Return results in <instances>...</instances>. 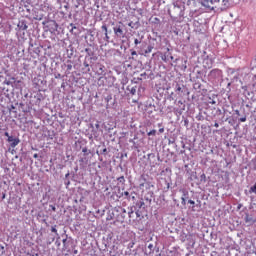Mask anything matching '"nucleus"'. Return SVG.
Returning a JSON list of instances; mask_svg holds the SVG:
<instances>
[{"mask_svg":"<svg viewBox=\"0 0 256 256\" xmlns=\"http://www.w3.org/2000/svg\"><path fill=\"white\" fill-rule=\"evenodd\" d=\"M223 75V71L219 70V69H213L210 74L209 77L211 79H219V77H221Z\"/></svg>","mask_w":256,"mask_h":256,"instance_id":"obj_1","label":"nucleus"},{"mask_svg":"<svg viewBox=\"0 0 256 256\" xmlns=\"http://www.w3.org/2000/svg\"><path fill=\"white\" fill-rule=\"evenodd\" d=\"M203 7H206V9H210V11H213L215 9L213 7V0H202Z\"/></svg>","mask_w":256,"mask_h":256,"instance_id":"obj_2","label":"nucleus"},{"mask_svg":"<svg viewBox=\"0 0 256 256\" xmlns=\"http://www.w3.org/2000/svg\"><path fill=\"white\" fill-rule=\"evenodd\" d=\"M8 143H11V147H17L20 143L19 138L8 137Z\"/></svg>","mask_w":256,"mask_h":256,"instance_id":"obj_3","label":"nucleus"},{"mask_svg":"<svg viewBox=\"0 0 256 256\" xmlns=\"http://www.w3.org/2000/svg\"><path fill=\"white\" fill-rule=\"evenodd\" d=\"M113 31L117 37H121V35H123V28H121V26L114 27Z\"/></svg>","mask_w":256,"mask_h":256,"instance_id":"obj_4","label":"nucleus"},{"mask_svg":"<svg viewBox=\"0 0 256 256\" xmlns=\"http://www.w3.org/2000/svg\"><path fill=\"white\" fill-rule=\"evenodd\" d=\"M153 51V46H148L147 49L145 50V55H149Z\"/></svg>","mask_w":256,"mask_h":256,"instance_id":"obj_5","label":"nucleus"},{"mask_svg":"<svg viewBox=\"0 0 256 256\" xmlns=\"http://www.w3.org/2000/svg\"><path fill=\"white\" fill-rule=\"evenodd\" d=\"M117 181H119V183H122V185H123L125 183V176L118 177Z\"/></svg>","mask_w":256,"mask_h":256,"instance_id":"obj_6","label":"nucleus"},{"mask_svg":"<svg viewBox=\"0 0 256 256\" xmlns=\"http://www.w3.org/2000/svg\"><path fill=\"white\" fill-rule=\"evenodd\" d=\"M151 135H157V130H151L150 132H148V137H151Z\"/></svg>","mask_w":256,"mask_h":256,"instance_id":"obj_7","label":"nucleus"},{"mask_svg":"<svg viewBox=\"0 0 256 256\" xmlns=\"http://www.w3.org/2000/svg\"><path fill=\"white\" fill-rule=\"evenodd\" d=\"M250 193H255V195H256V182H255V184L250 188Z\"/></svg>","mask_w":256,"mask_h":256,"instance_id":"obj_8","label":"nucleus"},{"mask_svg":"<svg viewBox=\"0 0 256 256\" xmlns=\"http://www.w3.org/2000/svg\"><path fill=\"white\" fill-rule=\"evenodd\" d=\"M188 203H189L190 205H193V206H192V211H195V201L189 200Z\"/></svg>","mask_w":256,"mask_h":256,"instance_id":"obj_9","label":"nucleus"},{"mask_svg":"<svg viewBox=\"0 0 256 256\" xmlns=\"http://www.w3.org/2000/svg\"><path fill=\"white\" fill-rule=\"evenodd\" d=\"M57 226H52V228H51V232L52 233H55V235H58V233H57V228H56Z\"/></svg>","mask_w":256,"mask_h":256,"instance_id":"obj_10","label":"nucleus"},{"mask_svg":"<svg viewBox=\"0 0 256 256\" xmlns=\"http://www.w3.org/2000/svg\"><path fill=\"white\" fill-rule=\"evenodd\" d=\"M102 31H105V37H107V25H102Z\"/></svg>","mask_w":256,"mask_h":256,"instance_id":"obj_11","label":"nucleus"},{"mask_svg":"<svg viewBox=\"0 0 256 256\" xmlns=\"http://www.w3.org/2000/svg\"><path fill=\"white\" fill-rule=\"evenodd\" d=\"M92 135L95 139H97V137H99V134L97 133V131L93 130L92 131Z\"/></svg>","mask_w":256,"mask_h":256,"instance_id":"obj_12","label":"nucleus"},{"mask_svg":"<svg viewBox=\"0 0 256 256\" xmlns=\"http://www.w3.org/2000/svg\"><path fill=\"white\" fill-rule=\"evenodd\" d=\"M245 121H247V117L246 116H244V117L239 119L240 123H245Z\"/></svg>","mask_w":256,"mask_h":256,"instance_id":"obj_13","label":"nucleus"},{"mask_svg":"<svg viewBox=\"0 0 256 256\" xmlns=\"http://www.w3.org/2000/svg\"><path fill=\"white\" fill-rule=\"evenodd\" d=\"M181 204L182 205H187V200H185V197L181 198Z\"/></svg>","mask_w":256,"mask_h":256,"instance_id":"obj_14","label":"nucleus"},{"mask_svg":"<svg viewBox=\"0 0 256 256\" xmlns=\"http://www.w3.org/2000/svg\"><path fill=\"white\" fill-rule=\"evenodd\" d=\"M130 93H131L132 95H135V94L137 93V89L131 88Z\"/></svg>","mask_w":256,"mask_h":256,"instance_id":"obj_15","label":"nucleus"},{"mask_svg":"<svg viewBox=\"0 0 256 256\" xmlns=\"http://www.w3.org/2000/svg\"><path fill=\"white\" fill-rule=\"evenodd\" d=\"M85 53H87V54L89 55V57H91V49L86 48V49H85Z\"/></svg>","mask_w":256,"mask_h":256,"instance_id":"obj_16","label":"nucleus"},{"mask_svg":"<svg viewBox=\"0 0 256 256\" xmlns=\"http://www.w3.org/2000/svg\"><path fill=\"white\" fill-rule=\"evenodd\" d=\"M91 151H89L86 147L82 149V153H90Z\"/></svg>","mask_w":256,"mask_h":256,"instance_id":"obj_17","label":"nucleus"},{"mask_svg":"<svg viewBox=\"0 0 256 256\" xmlns=\"http://www.w3.org/2000/svg\"><path fill=\"white\" fill-rule=\"evenodd\" d=\"M49 207H50V209H51L52 211H54V212L57 211V208H56L54 205H50Z\"/></svg>","mask_w":256,"mask_h":256,"instance_id":"obj_18","label":"nucleus"},{"mask_svg":"<svg viewBox=\"0 0 256 256\" xmlns=\"http://www.w3.org/2000/svg\"><path fill=\"white\" fill-rule=\"evenodd\" d=\"M207 61H210V65L205 66V67H208V69H211V67H212V65H213V61H211V60H207Z\"/></svg>","mask_w":256,"mask_h":256,"instance_id":"obj_19","label":"nucleus"},{"mask_svg":"<svg viewBox=\"0 0 256 256\" xmlns=\"http://www.w3.org/2000/svg\"><path fill=\"white\" fill-rule=\"evenodd\" d=\"M134 43H135V45H139V43H141V42L139 41V39H135Z\"/></svg>","mask_w":256,"mask_h":256,"instance_id":"obj_20","label":"nucleus"},{"mask_svg":"<svg viewBox=\"0 0 256 256\" xmlns=\"http://www.w3.org/2000/svg\"><path fill=\"white\" fill-rule=\"evenodd\" d=\"M131 55H132V57L135 56V55H137V51L133 50V51L131 52Z\"/></svg>","mask_w":256,"mask_h":256,"instance_id":"obj_21","label":"nucleus"},{"mask_svg":"<svg viewBox=\"0 0 256 256\" xmlns=\"http://www.w3.org/2000/svg\"><path fill=\"white\" fill-rule=\"evenodd\" d=\"M165 132V129L164 128H160L159 129V133H164Z\"/></svg>","mask_w":256,"mask_h":256,"instance_id":"obj_22","label":"nucleus"},{"mask_svg":"<svg viewBox=\"0 0 256 256\" xmlns=\"http://www.w3.org/2000/svg\"><path fill=\"white\" fill-rule=\"evenodd\" d=\"M181 89H182L181 86L178 85L176 88V91H181Z\"/></svg>","mask_w":256,"mask_h":256,"instance_id":"obj_23","label":"nucleus"},{"mask_svg":"<svg viewBox=\"0 0 256 256\" xmlns=\"http://www.w3.org/2000/svg\"><path fill=\"white\" fill-rule=\"evenodd\" d=\"M4 135H5V137H8V138L11 137V136H9V132H5Z\"/></svg>","mask_w":256,"mask_h":256,"instance_id":"obj_24","label":"nucleus"},{"mask_svg":"<svg viewBox=\"0 0 256 256\" xmlns=\"http://www.w3.org/2000/svg\"><path fill=\"white\" fill-rule=\"evenodd\" d=\"M84 67H89V64L87 62H84Z\"/></svg>","mask_w":256,"mask_h":256,"instance_id":"obj_25","label":"nucleus"},{"mask_svg":"<svg viewBox=\"0 0 256 256\" xmlns=\"http://www.w3.org/2000/svg\"><path fill=\"white\" fill-rule=\"evenodd\" d=\"M214 127L218 128V127H219V123L216 122V123L214 124Z\"/></svg>","mask_w":256,"mask_h":256,"instance_id":"obj_26","label":"nucleus"},{"mask_svg":"<svg viewBox=\"0 0 256 256\" xmlns=\"http://www.w3.org/2000/svg\"><path fill=\"white\" fill-rule=\"evenodd\" d=\"M235 113L236 115H240L239 110H236Z\"/></svg>","mask_w":256,"mask_h":256,"instance_id":"obj_27","label":"nucleus"},{"mask_svg":"<svg viewBox=\"0 0 256 256\" xmlns=\"http://www.w3.org/2000/svg\"><path fill=\"white\" fill-rule=\"evenodd\" d=\"M95 127H96V129H99L100 126H99V124H95Z\"/></svg>","mask_w":256,"mask_h":256,"instance_id":"obj_28","label":"nucleus"},{"mask_svg":"<svg viewBox=\"0 0 256 256\" xmlns=\"http://www.w3.org/2000/svg\"><path fill=\"white\" fill-rule=\"evenodd\" d=\"M27 29V25H24L23 30L25 31Z\"/></svg>","mask_w":256,"mask_h":256,"instance_id":"obj_29","label":"nucleus"},{"mask_svg":"<svg viewBox=\"0 0 256 256\" xmlns=\"http://www.w3.org/2000/svg\"><path fill=\"white\" fill-rule=\"evenodd\" d=\"M106 152H107V148H104L103 153H106Z\"/></svg>","mask_w":256,"mask_h":256,"instance_id":"obj_30","label":"nucleus"},{"mask_svg":"<svg viewBox=\"0 0 256 256\" xmlns=\"http://www.w3.org/2000/svg\"><path fill=\"white\" fill-rule=\"evenodd\" d=\"M66 242H67V239H64V240H63V243H66Z\"/></svg>","mask_w":256,"mask_h":256,"instance_id":"obj_31","label":"nucleus"},{"mask_svg":"<svg viewBox=\"0 0 256 256\" xmlns=\"http://www.w3.org/2000/svg\"><path fill=\"white\" fill-rule=\"evenodd\" d=\"M106 39H109V34H107Z\"/></svg>","mask_w":256,"mask_h":256,"instance_id":"obj_32","label":"nucleus"},{"mask_svg":"<svg viewBox=\"0 0 256 256\" xmlns=\"http://www.w3.org/2000/svg\"><path fill=\"white\" fill-rule=\"evenodd\" d=\"M71 67H72L71 65H68V69H71Z\"/></svg>","mask_w":256,"mask_h":256,"instance_id":"obj_33","label":"nucleus"},{"mask_svg":"<svg viewBox=\"0 0 256 256\" xmlns=\"http://www.w3.org/2000/svg\"><path fill=\"white\" fill-rule=\"evenodd\" d=\"M137 217H139V212H136Z\"/></svg>","mask_w":256,"mask_h":256,"instance_id":"obj_34","label":"nucleus"},{"mask_svg":"<svg viewBox=\"0 0 256 256\" xmlns=\"http://www.w3.org/2000/svg\"><path fill=\"white\" fill-rule=\"evenodd\" d=\"M141 205H145V203H144V202H141Z\"/></svg>","mask_w":256,"mask_h":256,"instance_id":"obj_35","label":"nucleus"},{"mask_svg":"<svg viewBox=\"0 0 256 256\" xmlns=\"http://www.w3.org/2000/svg\"><path fill=\"white\" fill-rule=\"evenodd\" d=\"M119 24H120V25H123V23H122V22H119Z\"/></svg>","mask_w":256,"mask_h":256,"instance_id":"obj_36","label":"nucleus"},{"mask_svg":"<svg viewBox=\"0 0 256 256\" xmlns=\"http://www.w3.org/2000/svg\"><path fill=\"white\" fill-rule=\"evenodd\" d=\"M128 26L131 27V23H129Z\"/></svg>","mask_w":256,"mask_h":256,"instance_id":"obj_37","label":"nucleus"},{"mask_svg":"<svg viewBox=\"0 0 256 256\" xmlns=\"http://www.w3.org/2000/svg\"><path fill=\"white\" fill-rule=\"evenodd\" d=\"M34 157H37V154H35Z\"/></svg>","mask_w":256,"mask_h":256,"instance_id":"obj_38","label":"nucleus"}]
</instances>
